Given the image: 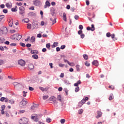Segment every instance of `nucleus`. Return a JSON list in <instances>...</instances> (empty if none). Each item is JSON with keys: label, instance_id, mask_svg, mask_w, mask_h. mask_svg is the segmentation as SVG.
<instances>
[{"label": "nucleus", "instance_id": "nucleus-1", "mask_svg": "<svg viewBox=\"0 0 124 124\" xmlns=\"http://www.w3.org/2000/svg\"><path fill=\"white\" fill-rule=\"evenodd\" d=\"M29 123V119L26 117H23L20 119L19 124H27Z\"/></svg>", "mask_w": 124, "mask_h": 124}, {"label": "nucleus", "instance_id": "nucleus-2", "mask_svg": "<svg viewBox=\"0 0 124 124\" xmlns=\"http://www.w3.org/2000/svg\"><path fill=\"white\" fill-rule=\"evenodd\" d=\"M33 3L35 6H41L42 5V3L39 0H33Z\"/></svg>", "mask_w": 124, "mask_h": 124}, {"label": "nucleus", "instance_id": "nucleus-3", "mask_svg": "<svg viewBox=\"0 0 124 124\" xmlns=\"http://www.w3.org/2000/svg\"><path fill=\"white\" fill-rule=\"evenodd\" d=\"M19 15H22V16H23V14H24L25 10H26V9L25 8V7L20 6L19 8Z\"/></svg>", "mask_w": 124, "mask_h": 124}, {"label": "nucleus", "instance_id": "nucleus-4", "mask_svg": "<svg viewBox=\"0 0 124 124\" xmlns=\"http://www.w3.org/2000/svg\"><path fill=\"white\" fill-rule=\"evenodd\" d=\"M87 31H94L95 30V28H94V25L92 24L91 27L90 26H88L86 28Z\"/></svg>", "mask_w": 124, "mask_h": 124}, {"label": "nucleus", "instance_id": "nucleus-5", "mask_svg": "<svg viewBox=\"0 0 124 124\" xmlns=\"http://www.w3.org/2000/svg\"><path fill=\"white\" fill-rule=\"evenodd\" d=\"M18 64L21 65V66H25L26 64V62H25V60H23V59H20L18 61Z\"/></svg>", "mask_w": 124, "mask_h": 124}, {"label": "nucleus", "instance_id": "nucleus-6", "mask_svg": "<svg viewBox=\"0 0 124 124\" xmlns=\"http://www.w3.org/2000/svg\"><path fill=\"white\" fill-rule=\"evenodd\" d=\"M51 6V3H50V2L49 0H46L45 2V5H44V8H47V7H50Z\"/></svg>", "mask_w": 124, "mask_h": 124}, {"label": "nucleus", "instance_id": "nucleus-7", "mask_svg": "<svg viewBox=\"0 0 124 124\" xmlns=\"http://www.w3.org/2000/svg\"><path fill=\"white\" fill-rule=\"evenodd\" d=\"M40 24L39 23H38L37 21H35L33 22V29H38L39 28V26Z\"/></svg>", "mask_w": 124, "mask_h": 124}, {"label": "nucleus", "instance_id": "nucleus-8", "mask_svg": "<svg viewBox=\"0 0 124 124\" xmlns=\"http://www.w3.org/2000/svg\"><path fill=\"white\" fill-rule=\"evenodd\" d=\"M93 65H94L95 66H98L99 65V63L98 62V61L97 60H94L92 62Z\"/></svg>", "mask_w": 124, "mask_h": 124}, {"label": "nucleus", "instance_id": "nucleus-9", "mask_svg": "<svg viewBox=\"0 0 124 124\" xmlns=\"http://www.w3.org/2000/svg\"><path fill=\"white\" fill-rule=\"evenodd\" d=\"M29 16L31 17H36V14L34 13L33 12H30L28 14Z\"/></svg>", "mask_w": 124, "mask_h": 124}, {"label": "nucleus", "instance_id": "nucleus-10", "mask_svg": "<svg viewBox=\"0 0 124 124\" xmlns=\"http://www.w3.org/2000/svg\"><path fill=\"white\" fill-rule=\"evenodd\" d=\"M28 102L26 101L24 99L22 100V101L20 102L21 105H22V106H26L27 105V104Z\"/></svg>", "mask_w": 124, "mask_h": 124}, {"label": "nucleus", "instance_id": "nucleus-11", "mask_svg": "<svg viewBox=\"0 0 124 124\" xmlns=\"http://www.w3.org/2000/svg\"><path fill=\"white\" fill-rule=\"evenodd\" d=\"M97 115L96 116V118L97 119H98L99 118H100V117H101V116H102V112H101V111H97Z\"/></svg>", "mask_w": 124, "mask_h": 124}, {"label": "nucleus", "instance_id": "nucleus-12", "mask_svg": "<svg viewBox=\"0 0 124 124\" xmlns=\"http://www.w3.org/2000/svg\"><path fill=\"white\" fill-rule=\"evenodd\" d=\"M12 12H16L18 11V7L15 6V7L11 8Z\"/></svg>", "mask_w": 124, "mask_h": 124}, {"label": "nucleus", "instance_id": "nucleus-13", "mask_svg": "<svg viewBox=\"0 0 124 124\" xmlns=\"http://www.w3.org/2000/svg\"><path fill=\"white\" fill-rule=\"evenodd\" d=\"M30 40L31 43H34L35 42V37L34 36H31Z\"/></svg>", "mask_w": 124, "mask_h": 124}, {"label": "nucleus", "instance_id": "nucleus-14", "mask_svg": "<svg viewBox=\"0 0 124 124\" xmlns=\"http://www.w3.org/2000/svg\"><path fill=\"white\" fill-rule=\"evenodd\" d=\"M16 34V36H14L15 37H19L20 36V38H16V40H20L22 38V35L19 34Z\"/></svg>", "mask_w": 124, "mask_h": 124}, {"label": "nucleus", "instance_id": "nucleus-15", "mask_svg": "<svg viewBox=\"0 0 124 124\" xmlns=\"http://www.w3.org/2000/svg\"><path fill=\"white\" fill-rule=\"evenodd\" d=\"M57 46H59V42H54L53 44L51 45L52 48H55V47H57Z\"/></svg>", "mask_w": 124, "mask_h": 124}, {"label": "nucleus", "instance_id": "nucleus-16", "mask_svg": "<svg viewBox=\"0 0 124 124\" xmlns=\"http://www.w3.org/2000/svg\"><path fill=\"white\" fill-rule=\"evenodd\" d=\"M31 53L33 55H34V54H35L36 55H38V50H35V49L32 50H31Z\"/></svg>", "mask_w": 124, "mask_h": 124}, {"label": "nucleus", "instance_id": "nucleus-17", "mask_svg": "<svg viewBox=\"0 0 124 124\" xmlns=\"http://www.w3.org/2000/svg\"><path fill=\"white\" fill-rule=\"evenodd\" d=\"M29 79H30V78H27L26 79V81L28 82V83H29V84H33V83H34V81H32V80Z\"/></svg>", "mask_w": 124, "mask_h": 124}, {"label": "nucleus", "instance_id": "nucleus-18", "mask_svg": "<svg viewBox=\"0 0 124 124\" xmlns=\"http://www.w3.org/2000/svg\"><path fill=\"white\" fill-rule=\"evenodd\" d=\"M63 82H64V84L65 85H66L67 86H68L69 85H71V83L70 82H69V81H68V80H67L66 79H64L63 80Z\"/></svg>", "mask_w": 124, "mask_h": 124}, {"label": "nucleus", "instance_id": "nucleus-19", "mask_svg": "<svg viewBox=\"0 0 124 124\" xmlns=\"http://www.w3.org/2000/svg\"><path fill=\"white\" fill-rule=\"evenodd\" d=\"M17 35L16 34H13V35H12L10 38V39H12V40H16V37H15V36H16Z\"/></svg>", "mask_w": 124, "mask_h": 124}, {"label": "nucleus", "instance_id": "nucleus-20", "mask_svg": "<svg viewBox=\"0 0 124 124\" xmlns=\"http://www.w3.org/2000/svg\"><path fill=\"white\" fill-rule=\"evenodd\" d=\"M63 20L65 21L66 22L67 19L66 18V14L65 13H63Z\"/></svg>", "mask_w": 124, "mask_h": 124}, {"label": "nucleus", "instance_id": "nucleus-21", "mask_svg": "<svg viewBox=\"0 0 124 124\" xmlns=\"http://www.w3.org/2000/svg\"><path fill=\"white\" fill-rule=\"evenodd\" d=\"M6 6L7 7V8H9V9H10L11 7H12V4H9V3H6L5 4Z\"/></svg>", "mask_w": 124, "mask_h": 124}, {"label": "nucleus", "instance_id": "nucleus-22", "mask_svg": "<svg viewBox=\"0 0 124 124\" xmlns=\"http://www.w3.org/2000/svg\"><path fill=\"white\" fill-rule=\"evenodd\" d=\"M29 69L31 70L33 69L34 68V66L33 65V64H30L28 66Z\"/></svg>", "mask_w": 124, "mask_h": 124}, {"label": "nucleus", "instance_id": "nucleus-23", "mask_svg": "<svg viewBox=\"0 0 124 124\" xmlns=\"http://www.w3.org/2000/svg\"><path fill=\"white\" fill-rule=\"evenodd\" d=\"M83 103H82V102L79 101L78 103V107H79V108H81V107H82V106H83V105H84Z\"/></svg>", "mask_w": 124, "mask_h": 124}, {"label": "nucleus", "instance_id": "nucleus-24", "mask_svg": "<svg viewBox=\"0 0 124 124\" xmlns=\"http://www.w3.org/2000/svg\"><path fill=\"white\" fill-rule=\"evenodd\" d=\"M32 58H33L34 60H37V59H38V55L37 54H34L32 55Z\"/></svg>", "mask_w": 124, "mask_h": 124}, {"label": "nucleus", "instance_id": "nucleus-25", "mask_svg": "<svg viewBox=\"0 0 124 124\" xmlns=\"http://www.w3.org/2000/svg\"><path fill=\"white\" fill-rule=\"evenodd\" d=\"M46 46L47 49H48V50H51V48H50V47H51V44L50 43L46 44Z\"/></svg>", "mask_w": 124, "mask_h": 124}, {"label": "nucleus", "instance_id": "nucleus-26", "mask_svg": "<svg viewBox=\"0 0 124 124\" xmlns=\"http://www.w3.org/2000/svg\"><path fill=\"white\" fill-rule=\"evenodd\" d=\"M46 123H48L49 124L52 122V119H51V118H50L47 117L46 119Z\"/></svg>", "mask_w": 124, "mask_h": 124}, {"label": "nucleus", "instance_id": "nucleus-27", "mask_svg": "<svg viewBox=\"0 0 124 124\" xmlns=\"http://www.w3.org/2000/svg\"><path fill=\"white\" fill-rule=\"evenodd\" d=\"M55 98H56V97L54 96H51L49 98V100H50V101H54V100H55Z\"/></svg>", "mask_w": 124, "mask_h": 124}, {"label": "nucleus", "instance_id": "nucleus-28", "mask_svg": "<svg viewBox=\"0 0 124 124\" xmlns=\"http://www.w3.org/2000/svg\"><path fill=\"white\" fill-rule=\"evenodd\" d=\"M76 68H77V71L79 72V71H80V65H78V64H77Z\"/></svg>", "mask_w": 124, "mask_h": 124}, {"label": "nucleus", "instance_id": "nucleus-29", "mask_svg": "<svg viewBox=\"0 0 124 124\" xmlns=\"http://www.w3.org/2000/svg\"><path fill=\"white\" fill-rule=\"evenodd\" d=\"M79 91H80V88L79 87V86L77 87V88L75 89V93H78Z\"/></svg>", "mask_w": 124, "mask_h": 124}, {"label": "nucleus", "instance_id": "nucleus-30", "mask_svg": "<svg viewBox=\"0 0 124 124\" xmlns=\"http://www.w3.org/2000/svg\"><path fill=\"white\" fill-rule=\"evenodd\" d=\"M9 103H10L11 104H14V103H15V101L13 99H11L9 100Z\"/></svg>", "mask_w": 124, "mask_h": 124}, {"label": "nucleus", "instance_id": "nucleus-31", "mask_svg": "<svg viewBox=\"0 0 124 124\" xmlns=\"http://www.w3.org/2000/svg\"><path fill=\"white\" fill-rule=\"evenodd\" d=\"M23 21H24V23H26V24H28L29 22H30V19L29 18H25L23 19Z\"/></svg>", "mask_w": 124, "mask_h": 124}, {"label": "nucleus", "instance_id": "nucleus-32", "mask_svg": "<svg viewBox=\"0 0 124 124\" xmlns=\"http://www.w3.org/2000/svg\"><path fill=\"white\" fill-rule=\"evenodd\" d=\"M83 57L84 59V60H87L88 59V55H87V54H83Z\"/></svg>", "mask_w": 124, "mask_h": 124}, {"label": "nucleus", "instance_id": "nucleus-33", "mask_svg": "<svg viewBox=\"0 0 124 124\" xmlns=\"http://www.w3.org/2000/svg\"><path fill=\"white\" fill-rule=\"evenodd\" d=\"M56 10L55 9V8H54V7H51L50 8V12L52 13V12H55Z\"/></svg>", "mask_w": 124, "mask_h": 124}, {"label": "nucleus", "instance_id": "nucleus-34", "mask_svg": "<svg viewBox=\"0 0 124 124\" xmlns=\"http://www.w3.org/2000/svg\"><path fill=\"white\" fill-rule=\"evenodd\" d=\"M68 64L70 65V66H74L75 65V64L74 62H68Z\"/></svg>", "mask_w": 124, "mask_h": 124}, {"label": "nucleus", "instance_id": "nucleus-35", "mask_svg": "<svg viewBox=\"0 0 124 124\" xmlns=\"http://www.w3.org/2000/svg\"><path fill=\"white\" fill-rule=\"evenodd\" d=\"M2 12L4 13L5 14H6L8 13V10H7V9H4L2 10Z\"/></svg>", "mask_w": 124, "mask_h": 124}, {"label": "nucleus", "instance_id": "nucleus-36", "mask_svg": "<svg viewBox=\"0 0 124 124\" xmlns=\"http://www.w3.org/2000/svg\"><path fill=\"white\" fill-rule=\"evenodd\" d=\"M27 29H31V24L30 23H28L27 24Z\"/></svg>", "mask_w": 124, "mask_h": 124}, {"label": "nucleus", "instance_id": "nucleus-37", "mask_svg": "<svg viewBox=\"0 0 124 124\" xmlns=\"http://www.w3.org/2000/svg\"><path fill=\"white\" fill-rule=\"evenodd\" d=\"M65 47H66V46H65V45H62L61 46L60 49H61V50H63L65 49Z\"/></svg>", "mask_w": 124, "mask_h": 124}, {"label": "nucleus", "instance_id": "nucleus-38", "mask_svg": "<svg viewBox=\"0 0 124 124\" xmlns=\"http://www.w3.org/2000/svg\"><path fill=\"white\" fill-rule=\"evenodd\" d=\"M57 98L59 100V101H60V102H62V95H58Z\"/></svg>", "mask_w": 124, "mask_h": 124}, {"label": "nucleus", "instance_id": "nucleus-39", "mask_svg": "<svg viewBox=\"0 0 124 124\" xmlns=\"http://www.w3.org/2000/svg\"><path fill=\"white\" fill-rule=\"evenodd\" d=\"M60 123H61L62 124H64V123H65V119H61V120H60Z\"/></svg>", "mask_w": 124, "mask_h": 124}, {"label": "nucleus", "instance_id": "nucleus-40", "mask_svg": "<svg viewBox=\"0 0 124 124\" xmlns=\"http://www.w3.org/2000/svg\"><path fill=\"white\" fill-rule=\"evenodd\" d=\"M19 45H20V46H21V47H26V44H25V43H23L22 42H20L19 43Z\"/></svg>", "mask_w": 124, "mask_h": 124}, {"label": "nucleus", "instance_id": "nucleus-41", "mask_svg": "<svg viewBox=\"0 0 124 124\" xmlns=\"http://www.w3.org/2000/svg\"><path fill=\"white\" fill-rule=\"evenodd\" d=\"M78 114L79 115H82L83 114V109L81 108L78 110Z\"/></svg>", "mask_w": 124, "mask_h": 124}, {"label": "nucleus", "instance_id": "nucleus-42", "mask_svg": "<svg viewBox=\"0 0 124 124\" xmlns=\"http://www.w3.org/2000/svg\"><path fill=\"white\" fill-rule=\"evenodd\" d=\"M5 99H6V97H2L0 99V101H1V102H3V101H4V100H5Z\"/></svg>", "mask_w": 124, "mask_h": 124}, {"label": "nucleus", "instance_id": "nucleus-43", "mask_svg": "<svg viewBox=\"0 0 124 124\" xmlns=\"http://www.w3.org/2000/svg\"><path fill=\"white\" fill-rule=\"evenodd\" d=\"M114 98V96H113V94H110L109 97V100H112Z\"/></svg>", "mask_w": 124, "mask_h": 124}, {"label": "nucleus", "instance_id": "nucleus-44", "mask_svg": "<svg viewBox=\"0 0 124 124\" xmlns=\"http://www.w3.org/2000/svg\"><path fill=\"white\" fill-rule=\"evenodd\" d=\"M57 23V18L55 17L53 20H52V25H54V24H56Z\"/></svg>", "mask_w": 124, "mask_h": 124}, {"label": "nucleus", "instance_id": "nucleus-45", "mask_svg": "<svg viewBox=\"0 0 124 124\" xmlns=\"http://www.w3.org/2000/svg\"><path fill=\"white\" fill-rule=\"evenodd\" d=\"M85 65H86V66H90V65H91V64H90V63L89 62H88V61L85 62Z\"/></svg>", "mask_w": 124, "mask_h": 124}, {"label": "nucleus", "instance_id": "nucleus-46", "mask_svg": "<svg viewBox=\"0 0 124 124\" xmlns=\"http://www.w3.org/2000/svg\"><path fill=\"white\" fill-rule=\"evenodd\" d=\"M22 93H23V96L26 97V96H27V94L26 93H28V92L23 91Z\"/></svg>", "mask_w": 124, "mask_h": 124}, {"label": "nucleus", "instance_id": "nucleus-47", "mask_svg": "<svg viewBox=\"0 0 124 124\" xmlns=\"http://www.w3.org/2000/svg\"><path fill=\"white\" fill-rule=\"evenodd\" d=\"M78 34L80 35L82 34H83V31L82 30H79L78 31Z\"/></svg>", "mask_w": 124, "mask_h": 124}, {"label": "nucleus", "instance_id": "nucleus-48", "mask_svg": "<svg viewBox=\"0 0 124 124\" xmlns=\"http://www.w3.org/2000/svg\"><path fill=\"white\" fill-rule=\"evenodd\" d=\"M26 46L27 48H30V47H31V44L28 43L26 44Z\"/></svg>", "mask_w": 124, "mask_h": 124}, {"label": "nucleus", "instance_id": "nucleus-49", "mask_svg": "<svg viewBox=\"0 0 124 124\" xmlns=\"http://www.w3.org/2000/svg\"><path fill=\"white\" fill-rule=\"evenodd\" d=\"M48 97H49V96L44 95L43 96V99H44V100H45L47 99V98H48Z\"/></svg>", "mask_w": 124, "mask_h": 124}, {"label": "nucleus", "instance_id": "nucleus-50", "mask_svg": "<svg viewBox=\"0 0 124 124\" xmlns=\"http://www.w3.org/2000/svg\"><path fill=\"white\" fill-rule=\"evenodd\" d=\"M10 22H11V20H10L9 22V26L12 27L13 26V21L11 23Z\"/></svg>", "mask_w": 124, "mask_h": 124}, {"label": "nucleus", "instance_id": "nucleus-51", "mask_svg": "<svg viewBox=\"0 0 124 124\" xmlns=\"http://www.w3.org/2000/svg\"><path fill=\"white\" fill-rule=\"evenodd\" d=\"M29 91H31V92H32V91L34 90V88H33V87H31V86H29Z\"/></svg>", "mask_w": 124, "mask_h": 124}, {"label": "nucleus", "instance_id": "nucleus-52", "mask_svg": "<svg viewBox=\"0 0 124 124\" xmlns=\"http://www.w3.org/2000/svg\"><path fill=\"white\" fill-rule=\"evenodd\" d=\"M80 35V38H81V39H83V38H85V34L82 33V34H81Z\"/></svg>", "mask_w": 124, "mask_h": 124}, {"label": "nucleus", "instance_id": "nucleus-53", "mask_svg": "<svg viewBox=\"0 0 124 124\" xmlns=\"http://www.w3.org/2000/svg\"><path fill=\"white\" fill-rule=\"evenodd\" d=\"M106 36L107 37H110V36H111V33H110L109 32H107L106 33Z\"/></svg>", "mask_w": 124, "mask_h": 124}, {"label": "nucleus", "instance_id": "nucleus-54", "mask_svg": "<svg viewBox=\"0 0 124 124\" xmlns=\"http://www.w3.org/2000/svg\"><path fill=\"white\" fill-rule=\"evenodd\" d=\"M5 7V5L4 4H1L0 5V8H1V9H3Z\"/></svg>", "mask_w": 124, "mask_h": 124}, {"label": "nucleus", "instance_id": "nucleus-55", "mask_svg": "<svg viewBox=\"0 0 124 124\" xmlns=\"http://www.w3.org/2000/svg\"><path fill=\"white\" fill-rule=\"evenodd\" d=\"M78 29H79V30H83V25H79V27H78Z\"/></svg>", "mask_w": 124, "mask_h": 124}, {"label": "nucleus", "instance_id": "nucleus-56", "mask_svg": "<svg viewBox=\"0 0 124 124\" xmlns=\"http://www.w3.org/2000/svg\"><path fill=\"white\" fill-rule=\"evenodd\" d=\"M37 37H38V38H41L42 35H41V33H39L37 35Z\"/></svg>", "mask_w": 124, "mask_h": 124}, {"label": "nucleus", "instance_id": "nucleus-57", "mask_svg": "<svg viewBox=\"0 0 124 124\" xmlns=\"http://www.w3.org/2000/svg\"><path fill=\"white\" fill-rule=\"evenodd\" d=\"M5 107H6L5 105H2L1 106V110H4L5 109Z\"/></svg>", "mask_w": 124, "mask_h": 124}, {"label": "nucleus", "instance_id": "nucleus-58", "mask_svg": "<svg viewBox=\"0 0 124 124\" xmlns=\"http://www.w3.org/2000/svg\"><path fill=\"white\" fill-rule=\"evenodd\" d=\"M4 43L6 44V45H9V44H10V42L9 41H6Z\"/></svg>", "mask_w": 124, "mask_h": 124}, {"label": "nucleus", "instance_id": "nucleus-59", "mask_svg": "<svg viewBox=\"0 0 124 124\" xmlns=\"http://www.w3.org/2000/svg\"><path fill=\"white\" fill-rule=\"evenodd\" d=\"M61 51V47L58 46L56 47V52H60Z\"/></svg>", "mask_w": 124, "mask_h": 124}, {"label": "nucleus", "instance_id": "nucleus-60", "mask_svg": "<svg viewBox=\"0 0 124 124\" xmlns=\"http://www.w3.org/2000/svg\"><path fill=\"white\" fill-rule=\"evenodd\" d=\"M0 43H3V42H4V41H5V39L2 38V39H0Z\"/></svg>", "mask_w": 124, "mask_h": 124}, {"label": "nucleus", "instance_id": "nucleus-61", "mask_svg": "<svg viewBox=\"0 0 124 124\" xmlns=\"http://www.w3.org/2000/svg\"><path fill=\"white\" fill-rule=\"evenodd\" d=\"M10 46H17V44L16 43H12L11 44H10Z\"/></svg>", "mask_w": 124, "mask_h": 124}, {"label": "nucleus", "instance_id": "nucleus-62", "mask_svg": "<svg viewBox=\"0 0 124 124\" xmlns=\"http://www.w3.org/2000/svg\"><path fill=\"white\" fill-rule=\"evenodd\" d=\"M0 51H4V48L2 46H0Z\"/></svg>", "mask_w": 124, "mask_h": 124}, {"label": "nucleus", "instance_id": "nucleus-63", "mask_svg": "<svg viewBox=\"0 0 124 124\" xmlns=\"http://www.w3.org/2000/svg\"><path fill=\"white\" fill-rule=\"evenodd\" d=\"M30 10H34V6H32L29 8Z\"/></svg>", "mask_w": 124, "mask_h": 124}, {"label": "nucleus", "instance_id": "nucleus-64", "mask_svg": "<svg viewBox=\"0 0 124 124\" xmlns=\"http://www.w3.org/2000/svg\"><path fill=\"white\" fill-rule=\"evenodd\" d=\"M74 18H75V20H78V18H79V16L76 15V16H75Z\"/></svg>", "mask_w": 124, "mask_h": 124}]
</instances>
